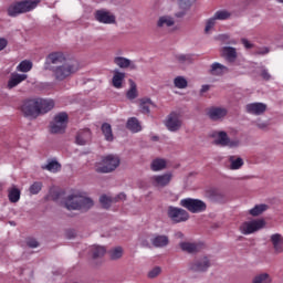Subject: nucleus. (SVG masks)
I'll list each match as a JSON object with an SVG mask.
<instances>
[{
	"mask_svg": "<svg viewBox=\"0 0 283 283\" xmlns=\"http://www.w3.org/2000/svg\"><path fill=\"white\" fill-rule=\"evenodd\" d=\"M64 207L69 211H90L94 207V199L87 192L78 190L66 197Z\"/></svg>",
	"mask_w": 283,
	"mask_h": 283,
	"instance_id": "f257e3e1",
	"label": "nucleus"
},
{
	"mask_svg": "<svg viewBox=\"0 0 283 283\" xmlns=\"http://www.w3.org/2000/svg\"><path fill=\"white\" fill-rule=\"evenodd\" d=\"M45 70H50L52 72L55 81H65L72 74L78 72V62L77 61H70L59 66H45Z\"/></svg>",
	"mask_w": 283,
	"mask_h": 283,
	"instance_id": "f03ea898",
	"label": "nucleus"
},
{
	"mask_svg": "<svg viewBox=\"0 0 283 283\" xmlns=\"http://www.w3.org/2000/svg\"><path fill=\"white\" fill-rule=\"evenodd\" d=\"M118 167H120V157L118 155H106L95 163V171L97 174H112Z\"/></svg>",
	"mask_w": 283,
	"mask_h": 283,
	"instance_id": "7ed1b4c3",
	"label": "nucleus"
},
{
	"mask_svg": "<svg viewBox=\"0 0 283 283\" xmlns=\"http://www.w3.org/2000/svg\"><path fill=\"white\" fill-rule=\"evenodd\" d=\"M210 138H212L213 145H217V147H229V149L240 147V139L230 138L224 130H213L210 133Z\"/></svg>",
	"mask_w": 283,
	"mask_h": 283,
	"instance_id": "20e7f679",
	"label": "nucleus"
},
{
	"mask_svg": "<svg viewBox=\"0 0 283 283\" xmlns=\"http://www.w3.org/2000/svg\"><path fill=\"white\" fill-rule=\"evenodd\" d=\"M39 6V0H23L15 2L8 8L9 17H19L25 12H31Z\"/></svg>",
	"mask_w": 283,
	"mask_h": 283,
	"instance_id": "39448f33",
	"label": "nucleus"
},
{
	"mask_svg": "<svg viewBox=\"0 0 283 283\" xmlns=\"http://www.w3.org/2000/svg\"><path fill=\"white\" fill-rule=\"evenodd\" d=\"M266 227V221L264 219H254L251 221H244L240 227V233L242 235H251L252 233H256V231H261Z\"/></svg>",
	"mask_w": 283,
	"mask_h": 283,
	"instance_id": "423d86ee",
	"label": "nucleus"
},
{
	"mask_svg": "<svg viewBox=\"0 0 283 283\" xmlns=\"http://www.w3.org/2000/svg\"><path fill=\"white\" fill-rule=\"evenodd\" d=\"M180 207L190 211V213H202L207 211V203L200 199L185 198L179 202Z\"/></svg>",
	"mask_w": 283,
	"mask_h": 283,
	"instance_id": "0eeeda50",
	"label": "nucleus"
},
{
	"mask_svg": "<svg viewBox=\"0 0 283 283\" xmlns=\"http://www.w3.org/2000/svg\"><path fill=\"white\" fill-rule=\"evenodd\" d=\"M67 113L62 112L56 114L50 124L51 134H63L67 127Z\"/></svg>",
	"mask_w": 283,
	"mask_h": 283,
	"instance_id": "6e6552de",
	"label": "nucleus"
},
{
	"mask_svg": "<svg viewBox=\"0 0 283 283\" xmlns=\"http://www.w3.org/2000/svg\"><path fill=\"white\" fill-rule=\"evenodd\" d=\"M166 129L168 132H180L182 128V115L178 112H171L164 122Z\"/></svg>",
	"mask_w": 283,
	"mask_h": 283,
	"instance_id": "1a4fd4ad",
	"label": "nucleus"
},
{
	"mask_svg": "<svg viewBox=\"0 0 283 283\" xmlns=\"http://www.w3.org/2000/svg\"><path fill=\"white\" fill-rule=\"evenodd\" d=\"M21 112L25 118H39V104L36 98L27 99L21 105Z\"/></svg>",
	"mask_w": 283,
	"mask_h": 283,
	"instance_id": "9d476101",
	"label": "nucleus"
},
{
	"mask_svg": "<svg viewBox=\"0 0 283 283\" xmlns=\"http://www.w3.org/2000/svg\"><path fill=\"white\" fill-rule=\"evenodd\" d=\"M168 218L175 222V224H179L180 222H187V220H189V212L182 208L170 206L168 208Z\"/></svg>",
	"mask_w": 283,
	"mask_h": 283,
	"instance_id": "9b49d317",
	"label": "nucleus"
},
{
	"mask_svg": "<svg viewBox=\"0 0 283 283\" xmlns=\"http://www.w3.org/2000/svg\"><path fill=\"white\" fill-rule=\"evenodd\" d=\"M211 268V261L208 256H201L190 263L189 269L195 273H206Z\"/></svg>",
	"mask_w": 283,
	"mask_h": 283,
	"instance_id": "f8f14e48",
	"label": "nucleus"
},
{
	"mask_svg": "<svg viewBox=\"0 0 283 283\" xmlns=\"http://www.w3.org/2000/svg\"><path fill=\"white\" fill-rule=\"evenodd\" d=\"M64 63H70L65 57V54H63V52H53L48 55L45 67H56L59 65H64Z\"/></svg>",
	"mask_w": 283,
	"mask_h": 283,
	"instance_id": "ddd939ff",
	"label": "nucleus"
},
{
	"mask_svg": "<svg viewBox=\"0 0 283 283\" xmlns=\"http://www.w3.org/2000/svg\"><path fill=\"white\" fill-rule=\"evenodd\" d=\"M114 65L119 67V70H138L136 62L120 55H115L113 59Z\"/></svg>",
	"mask_w": 283,
	"mask_h": 283,
	"instance_id": "4468645a",
	"label": "nucleus"
},
{
	"mask_svg": "<svg viewBox=\"0 0 283 283\" xmlns=\"http://www.w3.org/2000/svg\"><path fill=\"white\" fill-rule=\"evenodd\" d=\"M171 178H174V175L171 172H166L163 175L151 176L149 178V182L153 187H167V185L171 182Z\"/></svg>",
	"mask_w": 283,
	"mask_h": 283,
	"instance_id": "2eb2a0df",
	"label": "nucleus"
},
{
	"mask_svg": "<svg viewBox=\"0 0 283 283\" xmlns=\"http://www.w3.org/2000/svg\"><path fill=\"white\" fill-rule=\"evenodd\" d=\"M95 20L98 21V23H104L105 25L116 23V17L107 10H97L95 12Z\"/></svg>",
	"mask_w": 283,
	"mask_h": 283,
	"instance_id": "dca6fc26",
	"label": "nucleus"
},
{
	"mask_svg": "<svg viewBox=\"0 0 283 283\" xmlns=\"http://www.w3.org/2000/svg\"><path fill=\"white\" fill-rule=\"evenodd\" d=\"M127 196L123 192L117 195L116 197H109L107 195H103L99 197V202L104 209H109L114 202H120V200H125Z\"/></svg>",
	"mask_w": 283,
	"mask_h": 283,
	"instance_id": "f3484780",
	"label": "nucleus"
},
{
	"mask_svg": "<svg viewBox=\"0 0 283 283\" xmlns=\"http://www.w3.org/2000/svg\"><path fill=\"white\" fill-rule=\"evenodd\" d=\"M36 101V105H38V109L41 114H48V112H52V109H54V101L50 99V98H35Z\"/></svg>",
	"mask_w": 283,
	"mask_h": 283,
	"instance_id": "a211bd4d",
	"label": "nucleus"
},
{
	"mask_svg": "<svg viewBox=\"0 0 283 283\" xmlns=\"http://www.w3.org/2000/svg\"><path fill=\"white\" fill-rule=\"evenodd\" d=\"M179 247L186 253H199L205 248V244L201 242H181Z\"/></svg>",
	"mask_w": 283,
	"mask_h": 283,
	"instance_id": "6ab92c4d",
	"label": "nucleus"
},
{
	"mask_svg": "<svg viewBox=\"0 0 283 283\" xmlns=\"http://www.w3.org/2000/svg\"><path fill=\"white\" fill-rule=\"evenodd\" d=\"M227 114H229V111L224 107H212L208 112V116L211 120H222Z\"/></svg>",
	"mask_w": 283,
	"mask_h": 283,
	"instance_id": "aec40b11",
	"label": "nucleus"
},
{
	"mask_svg": "<svg viewBox=\"0 0 283 283\" xmlns=\"http://www.w3.org/2000/svg\"><path fill=\"white\" fill-rule=\"evenodd\" d=\"M248 114H254L255 116H260V114H264L266 112V104L264 103H251L245 106Z\"/></svg>",
	"mask_w": 283,
	"mask_h": 283,
	"instance_id": "412c9836",
	"label": "nucleus"
},
{
	"mask_svg": "<svg viewBox=\"0 0 283 283\" xmlns=\"http://www.w3.org/2000/svg\"><path fill=\"white\" fill-rule=\"evenodd\" d=\"M27 78L28 74L12 73L7 84L8 90L17 87V85H20V83H23Z\"/></svg>",
	"mask_w": 283,
	"mask_h": 283,
	"instance_id": "4be33fe9",
	"label": "nucleus"
},
{
	"mask_svg": "<svg viewBox=\"0 0 283 283\" xmlns=\"http://www.w3.org/2000/svg\"><path fill=\"white\" fill-rule=\"evenodd\" d=\"M176 25V20L171 15H161L157 21V28L161 30H167V28H174Z\"/></svg>",
	"mask_w": 283,
	"mask_h": 283,
	"instance_id": "5701e85b",
	"label": "nucleus"
},
{
	"mask_svg": "<svg viewBox=\"0 0 283 283\" xmlns=\"http://www.w3.org/2000/svg\"><path fill=\"white\" fill-rule=\"evenodd\" d=\"M113 87L116 90H120L123 87V83H125V72L116 69L113 71Z\"/></svg>",
	"mask_w": 283,
	"mask_h": 283,
	"instance_id": "b1692460",
	"label": "nucleus"
},
{
	"mask_svg": "<svg viewBox=\"0 0 283 283\" xmlns=\"http://www.w3.org/2000/svg\"><path fill=\"white\" fill-rule=\"evenodd\" d=\"M153 247L156 249H165L169 244V237L165 234H157L150 240Z\"/></svg>",
	"mask_w": 283,
	"mask_h": 283,
	"instance_id": "393cba45",
	"label": "nucleus"
},
{
	"mask_svg": "<svg viewBox=\"0 0 283 283\" xmlns=\"http://www.w3.org/2000/svg\"><path fill=\"white\" fill-rule=\"evenodd\" d=\"M270 242L273 247V250L276 253H283V235L280 233H274L270 237Z\"/></svg>",
	"mask_w": 283,
	"mask_h": 283,
	"instance_id": "a878e982",
	"label": "nucleus"
},
{
	"mask_svg": "<svg viewBox=\"0 0 283 283\" xmlns=\"http://www.w3.org/2000/svg\"><path fill=\"white\" fill-rule=\"evenodd\" d=\"M91 138H92V132H90V129L86 128L77 133L75 140L77 145H87Z\"/></svg>",
	"mask_w": 283,
	"mask_h": 283,
	"instance_id": "bb28decb",
	"label": "nucleus"
},
{
	"mask_svg": "<svg viewBox=\"0 0 283 283\" xmlns=\"http://www.w3.org/2000/svg\"><path fill=\"white\" fill-rule=\"evenodd\" d=\"M227 72H229V69L221 63L214 62L210 66V74H212V76H222V74H227Z\"/></svg>",
	"mask_w": 283,
	"mask_h": 283,
	"instance_id": "cd10ccee",
	"label": "nucleus"
},
{
	"mask_svg": "<svg viewBox=\"0 0 283 283\" xmlns=\"http://www.w3.org/2000/svg\"><path fill=\"white\" fill-rule=\"evenodd\" d=\"M221 52L222 56H224V59H227V61H229L230 63H233V61L238 59V52L233 46H223Z\"/></svg>",
	"mask_w": 283,
	"mask_h": 283,
	"instance_id": "c85d7f7f",
	"label": "nucleus"
},
{
	"mask_svg": "<svg viewBox=\"0 0 283 283\" xmlns=\"http://www.w3.org/2000/svg\"><path fill=\"white\" fill-rule=\"evenodd\" d=\"M42 169L50 171L51 174H57L61 169V165L55 158L48 159L46 165H43Z\"/></svg>",
	"mask_w": 283,
	"mask_h": 283,
	"instance_id": "c756f323",
	"label": "nucleus"
},
{
	"mask_svg": "<svg viewBox=\"0 0 283 283\" xmlns=\"http://www.w3.org/2000/svg\"><path fill=\"white\" fill-rule=\"evenodd\" d=\"M229 163L232 171H238V169H242V167H244V159H242V157L230 156Z\"/></svg>",
	"mask_w": 283,
	"mask_h": 283,
	"instance_id": "7c9ffc66",
	"label": "nucleus"
},
{
	"mask_svg": "<svg viewBox=\"0 0 283 283\" xmlns=\"http://www.w3.org/2000/svg\"><path fill=\"white\" fill-rule=\"evenodd\" d=\"M269 210V206L266 203H259L255 205L253 208H251L248 213L249 216H252L253 218H258V216H262L264 211Z\"/></svg>",
	"mask_w": 283,
	"mask_h": 283,
	"instance_id": "2f4dec72",
	"label": "nucleus"
},
{
	"mask_svg": "<svg viewBox=\"0 0 283 283\" xmlns=\"http://www.w3.org/2000/svg\"><path fill=\"white\" fill-rule=\"evenodd\" d=\"M150 169L153 171H163V169H167V160L164 158H156L150 164Z\"/></svg>",
	"mask_w": 283,
	"mask_h": 283,
	"instance_id": "473e14b6",
	"label": "nucleus"
},
{
	"mask_svg": "<svg viewBox=\"0 0 283 283\" xmlns=\"http://www.w3.org/2000/svg\"><path fill=\"white\" fill-rule=\"evenodd\" d=\"M126 127H127V129L133 132V134H138V132H140L143 129V127L140 126V123L138 122V119L136 117L129 118L127 120Z\"/></svg>",
	"mask_w": 283,
	"mask_h": 283,
	"instance_id": "72a5a7b5",
	"label": "nucleus"
},
{
	"mask_svg": "<svg viewBox=\"0 0 283 283\" xmlns=\"http://www.w3.org/2000/svg\"><path fill=\"white\" fill-rule=\"evenodd\" d=\"M174 86L177 90H187V87H189V82L187 81V77L178 75L174 78Z\"/></svg>",
	"mask_w": 283,
	"mask_h": 283,
	"instance_id": "f704fd0d",
	"label": "nucleus"
},
{
	"mask_svg": "<svg viewBox=\"0 0 283 283\" xmlns=\"http://www.w3.org/2000/svg\"><path fill=\"white\" fill-rule=\"evenodd\" d=\"M126 97L128 98V101H134L135 98H138V88L133 80L129 81V90L126 93Z\"/></svg>",
	"mask_w": 283,
	"mask_h": 283,
	"instance_id": "c9c22d12",
	"label": "nucleus"
},
{
	"mask_svg": "<svg viewBox=\"0 0 283 283\" xmlns=\"http://www.w3.org/2000/svg\"><path fill=\"white\" fill-rule=\"evenodd\" d=\"M102 133H103V136L105 137V140H107L108 143H112V140H114V133L112 132V125H109L108 123H104L102 125Z\"/></svg>",
	"mask_w": 283,
	"mask_h": 283,
	"instance_id": "e433bc0d",
	"label": "nucleus"
},
{
	"mask_svg": "<svg viewBox=\"0 0 283 283\" xmlns=\"http://www.w3.org/2000/svg\"><path fill=\"white\" fill-rule=\"evenodd\" d=\"M252 283H273V279L271 277V274L264 272L256 274L253 277Z\"/></svg>",
	"mask_w": 283,
	"mask_h": 283,
	"instance_id": "4c0bfd02",
	"label": "nucleus"
},
{
	"mask_svg": "<svg viewBox=\"0 0 283 283\" xmlns=\"http://www.w3.org/2000/svg\"><path fill=\"white\" fill-rule=\"evenodd\" d=\"M91 253H92V256L94 258V260H96L98 258H103V255H105V253H107V249H105V247H103V245H93L91 248Z\"/></svg>",
	"mask_w": 283,
	"mask_h": 283,
	"instance_id": "58836bf2",
	"label": "nucleus"
},
{
	"mask_svg": "<svg viewBox=\"0 0 283 283\" xmlns=\"http://www.w3.org/2000/svg\"><path fill=\"white\" fill-rule=\"evenodd\" d=\"M32 67H33L32 61L24 60V61H21L17 65V72L28 73V72H30L32 70Z\"/></svg>",
	"mask_w": 283,
	"mask_h": 283,
	"instance_id": "ea45409f",
	"label": "nucleus"
},
{
	"mask_svg": "<svg viewBox=\"0 0 283 283\" xmlns=\"http://www.w3.org/2000/svg\"><path fill=\"white\" fill-rule=\"evenodd\" d=\"M8 198L11 202H19L21 200V190H19L17 187H13L9 190Z\"/></svg>",
	"mask_w": 283,
	"mask_h": 283,
	"instance_id": "a19ab883",
	"label": "nucleus"
},
{
	"mask_svg": "<svg viewBox=\"0 0 283 283\" xmlns=\"http://www.w3.org/2000/svg\"><path fill=\"white\" fill-rule=\"evenodd\" d=\"M124 250L122 247H115L108 251L111 260H120L123 258Z\"/></svg>",
	"mask_w": 283,
	"mask_h": 283,
	"instance_id": "79ce46f5",
	"label": "nucleus"
},
{
	"mask_svg": "<svg viewBox=\"0 0 283 283\" xmlns=\"http://www.w3.org/2000/svg\"><path fill=\"white\" fill-rule=\"evenodd\" d=\"M154 106V103L151 102V99L149 98H146V99H142L140 101V105H139V108H140V112L143 114H149V109Z\"/></svg>",
	"mask_w": 283,
	"mask_h": 283,
	"instance_id": "37998d69",
	"label": "nucleus"
},
{
	"mask_svg": "<svg viewBox=\"0 0 283 283\" xmlns=\"http://www.w3.org/2000/svg\"><path fill=\"white\" fill-rule=\"evenodd\" d=\"M217 21H227V19H230L231 13L227 10H219L214 12L212 15Z\"/></svg>",
	"mask_w": 283,
	"mask_h": 283,
	"instance_id": "c03bdc74",
	"label": "nucleus"
},
{
	"mask_svg": "<svg viewBox=\"0 0 283 283\" xmlns=\"http://www.w3.org/2000/svg\"><path fill=\"white\" fill-rule=\"evenodd\" d=\"M41 189H43V182L35 181L30 186L29 191L31 196H36L38 193L41 192Z\"/></svg>",
	"mask_w": 283,
	"mask_h": 283,
	"instance_id": "a18cd8bd",
	"label": "nucleus"
},
{
	"mask_svg": "<svg viewBox=\"0 0 283 283\" xmlns=\"http://www.w3.org/2000/svg\"><path fill=\"white\" fill-rule=\"evenodd\" d=\"M175 60L180 63L181 65H185L187 63H191V55L189 54H176Z\"/></svg>",
	"mask_w": 283,
	"mask_h": 283,
	"instance_id": "49530a36",
	"label": "nucleus"
},
{
	"mask_svg": "<svg viewBox=\"0 0 283 283\" xmlns=\"http://www.w3.org/2000/svg\"><path fill=\"white\" fill-rule=\"evenodd\" d=\"M217 21L218 20L213 15L206 21V28H205L206 34H209L213 30V28H216Z\"/></svg>",
	"mask_w": 283,
	"mask_h": 283,
	"instance_id": "de8ad7c7",
	"label": "nucleus"
},
{
	"mask_svg": "<svg viewBox=\"0 0 283 283\" xmlns=\"http://www.w3.org/2000/svg\"><path fill=\"white\" fill-rule=\"evenodd\" d=\"M163 273V268L161 266H155L148 272V277L149 280H154L158 277Z\"/></svg>",
	"mask_w": 283,
	"mask_h": 283,
	"instance_id": "09e8293b",
	"label": "nucleus"
},
{
	"mask_svg": "<svg viewBox=\"0 0 283 283\" xmlns=\"http://www.w3.org/2000/svg\"><path fill=\"white\" fill-rule=\"evenodd\" d=\"M195 2L196 0H179V7L181 10H189Z\"/></svg>",
	"mask_w": 283,
	"mask_h": 283,
	"instance_id": "8fccbe9b",
	"label": "nucleus"
},
{
	"mask_svg": "<svg viewBox=\"0 0 283 283\" xmlns=\"http://www.w3.org/2000/svg\"><path fill=\"white\" fill-rule=\"evenodd\" d=\"M211 198L212 200H221V198H224V193L220 190H211Z\"/></svg>",
	"mask_w": 283,
	"mask_h": 283,
	"instance_id": "3c124183",
	"label": "nucleus"
},
{
	"mask_svg": "<svg viewBox=\"0 0 283 283\" xmlns=\"http://www.w3.org/2000/svg\"><path fill=\"white\" fill-rule=\"evenodd\" d=\"M27 244L30 247V249H36V247H39V241L35 239H29Z\"/></svg>",
	"mask_w": 283,
	"mask_h": 283,
	"instance_id": "603ef678",
	"label": "nucleus"
},
{
	"mask_svg": "<svg viewBox=\"0 0 283 283\" xmlns=\"http://www.w3.org/2000/svg\"><path fill=\"white\" fill-rule=\"evenodd\" d=\"M8 48V40L6 38H0V52Z\"/></svg>",
	"mask_w": 283,
	"mask_h": 283,
	"instance_id": "864d4df0",
	"label": "nucleus"
},
{
	"mask_svg": "<svg viewBox=\"0 0 283 283\" xmlns=\"http://www.w3.org/2000/svg\"><path fill=\"white\" fill-rule=\"evenodd\" d=\"M241 41L247 50H251V48H253V44H251V42H249V40L242 39Z\"/></svg>",
	"mask_w": 283,
	"mask_h": 283,
	"instance_id": "5fc2aeb1",
	"label": "nucleus"
},
{
	"mask_svg": "<svg viewBox=\"0 0 283 283\" xmlns=\"http://www.w3.org/2000/svg\"><path fill=\"white\" fill-rule=\"evenodd\" d=\"M262 78H264L265 81H270L271 80V74H269L268 70H263L261 73Z\"/></svg>",
	"mask_w": 283,
	"mask_h": 283,
	"instance_id": "6e6d98bb",
	"label": "nucleus"
},
{
	"mask_svg": "<svg viewBox=\"0 0 283 283\" xmlns=\"http://www.w3.org/2000/svg\"><path fill=\"white\" fill-rule=\"evenodd\" d=\"M269 52H270L269 48H263V49H259V50L256 51V54H262V55H264V54H269Z\"/></svg>",
	"mask_w": 283,
	"mask_h": 283,
	"instance_id": "4d7b16f0",
	"label": "nucleus"
},
{
	"mask_svg": "<svg viewBox=\"0 0 283 283\" xmlns=\"http://www.w3.org/2000/svg\"><path fill=\"white\" fill-rule=\"evenodd\" d=\"M209 90H210V86L209 85H202L201 86V90H200V94H205V93H207V92H209Z\"/></svg>",
	"mask_w": 283,
	"mask_h": 283,
	"instance_id": "13d9d810",
	"label": "nucleus"
},
{
	"mask_svg": "<svg viewBox=\"0 0 283 283\" xmlns=\"http://www.w3.org/2000/svg\"><path fill=\"white\" fill-rule=\"evenodd\" d=\"M258 127H260V129H264V127H266V124H258Z\"/></svg>",
	"mask_w": 283,
	"mask_h": 283,
	"instance_id": "bf43d9fd",
	"label": "nucleus"
},
{
	"mask_svg": "<svg viewBox=\"0 0 283 283\" xmlns=\"http://www.w3.org/2000/svg\"><path fill=\"white\" fill-rule=\"evenodd\" d=\"M277 1V3H283V0H276Z\"/></svg>",
	"mask_w": 283,
	"mask_h": 283,
	"instance_id": "052dcab7",
	"label": "nucleus"
},
{
	"mask_svg": "<svg viewBox=\"0 0 283 283\" xmlns=\"http://www.w3.org/2000/svg\"><path fill=\"white\" fill-rule=\"evenodd\" d=\"M2 187H3V184L0 182V189H2Z\"/></svg>",
	"mask_w": 283,
	"mask_h": 283,
	"instance_id": "680f3d73",
	"label": "nucleus"
}]
</instances>
